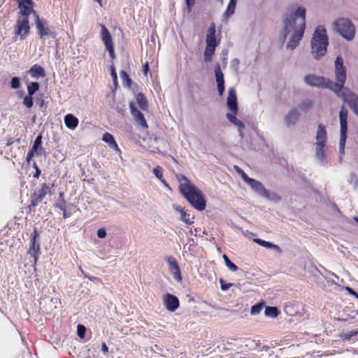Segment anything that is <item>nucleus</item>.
Returning <instances> with one entry per match:
<instances>
[{
    "instance_id": "obj_1",
    "label": "nucleus",
    "mask_w": 358,
    "mask_h": 358,
    "mask_svg": "<svg viewBox=\"0 0 358 358\" xmlns=\"http://www.w3.org/2000/svg\"><path fill=\"white\" fill-rule=\"evenodd\" d=\"M335 77L336 81L334 83L332 80L322 76L309 74L305 76L304 81L307 85L312 87L331 90L337 96L342 98L345 102L348 103L354 113L358 115V96L350 91L349 89L344 87L346 80V69L343 65V59L341 56H338L335 61Z\"/></svg>"
},
{
    "instance_id": "obj_2",
    "label": "nucleus",
    "mask_w": 358,
    "mask_h": 358,
    "mask_svg": "<svg viewBox=\"0 0 358 358\" xmlns=\"http://www.w3.org/2000/svg\"><path fill=\"white\" fill-rule=\"evenodd\" d=\"M296 20H299V27L295 29L294 33L287 44V48L291 50L298 46L304 34L306 27V9L304 8L299 7L294 13L285 16L284 20L285 37L294 28Z\"/></svg>"
},
{
    "instance_id": "obj_3",
    "label": "nucleus",
    "mask_w": 358,
    "mask_h": 358,
    "mask_svg": "<svg viewBox=\"0 0 358 358\" xmlns=\"http://www.w3.org/2000/svg\"><path fill=\"white\" fill-rule=\"evenodd\" d=\"M179 191L195 209L202 211L206 207V200L202 192L199 189L184 175L177 176Z\"/></svg>"
},
{
    "instance_id": "obj_4",
    "label": "nucleus",
    "mask_w": 358,
    "mask_h": 358,
    "mask_svg": "<svg viewBox=\"0 0 358 358\" xmlns=\"http://www.w3.org/2000/svg\"><path fill=\"white\" fill-rule=\"evenodd\" d=\"M328 37L326 29L322 26H318L313 34L311 41L312 54L315 59H319L327 53Z\"/></svg>"
},
{
    "instance_id": "obj_5",
    "label": "nucleus",
    "mask_w": 358,
    "mask_h": 358,
    "mask_svg": "<svg viewBox=\"0 0 358 358\" xmlns=\"http://www.w3.org/2000/svg\"><path fill=\"white\" fill-rule=\"evenodd\" d=\"M227 104L229 110L231 111V113H227V118L231 124L238 127L239 133L242 136L245 124L236 117L238 114V105L236 93L234 88L229 90Z\"/></svg>"
},
{
    "instance_id": "obj_6",
    "label": "nucleus",
    "mask_w": 358,
    "mask_h": 358,
    "mask_svg": "<svg viewBox=\"0 0 358 358\" xmlns=\"http://www.w3.org/2000/svg\"><path fill=\"white\" fill-rule=\"evenodd\" d=\"M55 192L54 185L46 182L41 183L39 187L34 189L31 194L29 208L30 210L34 209L47 195H52Z\"/></svg>"
},
{
    "instance_id": "obj_7",
    "label": "nucleus",
    "mask_w": 358,
    "mask_h": 358,
    "mask_svg": "<svg viewBox=\"0 0 358 358\" xmlns=\"http://www.w3.org/2000/svg\"><path fill=\"white\" fill-rule=\"evenodd\" d=\"M216 27L215 23H211L209 26L206 35V46L204 50V59L206 62H210L215 54V48L219 45L220 39L215 38Z\"/></svg>"
},
{
    "instance_id": "obj_8",
    "label": "nucleus",
    "mask_w": 358,
    "mask_h": 358,
    "mask_svg": "<svg viewBox=\"0 0 358 358\" xmlns=\"http://www.w3.org/2000/svg\"><path fill=\"white\" fill-rule=\"evenodd\" d=\"M315 156L321 162L326 159L325 148L327 143V132L326 127L322 124H319L315 137Z\"/></svg>"
},
{
    "instance_id": "obj_9",
    "label": "nucleus",
    "mask_w": 358,
    "mask_h": 358,
    "mask_svg": "<svg viewBox=\"0 0 358 358\" xmlns=\"http://www.w3.org/2000/svg\"><path fill=\"white\" fill-rule=\"evenodd\" d=\"M334 29L344 38L351 41L355 37V28L350 20L346 18H339L334 23Z\"/></svg>"
},
{
    "instance_id": "obj_10",
    "label": "nucleus",
    "mask_w": 358,
    "mask_h": 358,
    "mask_svg": "<svg viewBox=\"0 0 358 358\" xmlns=\"http://www.w3.org/2000/svg\"><path fill=\"white\" fill-rule=\"evenodd\" d=\"M348 111L342 106L339 113L340 125H341V136L339 141V152L341 155L344 154L345 145L347 139L348 132Z\"/></svg>"
},
{
    "instance_id": "obj_11",
    "label": "nucleus",
    "mask_w": 358,
    "mask_h": 358,
    "mask_svg": "<svg viewBox=\"0 0 358 358\" xmlns=\"http://www.w3.org/2000/svg\"><path fill=\"white\" fill-rule=\"evenodd\" d=\"M15 29V41L17 40V36H20L21 40L26 39L30 30L29 17H19L16 21Z\"/></svg>"
},
{
    "instance_id": "obj_12",
    "label": "nucleus",
    "mask_w": 358,
    "mask_h": 358,
    "mask_svg": "<svg viewBox=\"0 0 358 358\" xmlns=\"http://www.w3.org/2000/svg\"><path fill=\"white\" fill-rule=\"evenodd\" d=\"M245 178L246 180H245V182L248 183L250 186V187L259 195L273 200H280V198L278 196V195H276L275 194H272V195H271L269 192L265 189L264 185L259 181L256 180L250 177Z\"/></svg>"
},
{
    "instance_id": "obj_13",
    "label": "nucleus",
    "mask_w": 358,
    "mask_h": 358,
    "mask_svg": "<svg viewBox=\"0 0 358 358\" xmlns=\"http://www.w3.org/2000/svg\"><path fill=\"white\" fill-rule=\"evenodd\" d=\"M101 38L112 59L115 57L112 36L105 25L101 24Z\"/></svg>"
},
{
    "instance_id": "obj_14",
    "label": "nucleus",
    "mask_w": 358,
    "mask_h": 358,
    "mask_svg": "<svg viewBox=\"0 0 358 358\" xmlns=\"http://www.w3.org/2000/svg\"><path fill=\"white\" fill-rule=\"evenodd\" d=\"M35 23L38 30V34L41 39L43 38L46 36H50L53 38L56 37L55 33L52 31L48 27L45 26V22L41 20L38 15H36Z\"/></svg>"
},
{
    "instance_id": "obj_15",
    "label": "nucleus",
    "mask_w": 358,
    "mask_h": 358,
    "mask_svg": "<svg viewBox=\"0 0 358 358\" xmlns=\"http://www.w3.org/2000/svg\"><path fill=\"white\" fill-rule=\"evenodd\" d=\"M165 260L169 264V269L173 278L178 282H180L182 280L180 268L176 259L172 256H166Z\"/></svg>"
},
{
    "instance_id": "obj_16",
    "label": "nucleus",
    "mask_w": 358,
    "mask_h": 358,
    "mask_svg": "<svg viewBox=\"0 0 358 358\" xmlns=\"http://www.w3.org/2000/svg\"><path fill=\"white\" fill-rule=\"evenodd\" d=\"M164 304L169 311L174 312L179 307L180 302L175 295L166 294L164 296Z\"/></svg>"
},
{
    "instance_id": "obj_17",
    "label": "nucleus",
    "mask_w": 358,
    "mask_h": 358,
    "mask_svg": "<svg viewBox=\"0 0 358 358\" xmlns=\"http://www.w3.org/2000/svg\"><path fill=\"white\" fill-rule=\"evenodd\" d=\"M130 109L135 121L143 128L147 129L148 126L143 114L136 108L132 103H130Z\"/></svg>"
},
{
    "instance_id": "obj_18",
    "label": "nucleus",
    "mask_w": 358,
    "mask_h": 358,
    "mask_svg": "<svg viewBox=\"0 0 358 358\" xmlns=\"http://www.w3.org/2000/svg\"><path fill=\"white\" fill-rule=\"evenodd\" d=\"M215 73L218 92L219 94L222 96L224 92V80L223 73L220 69V65L218 63L215 65Z\"/></svg>"
},
{
    "instance_id": "obj_19",
    "label": "nucleus",
    "mask_w": 358,
    "mask_h": 358,
    "mask_svg": "<svg viewBox=\"0 0 358 358\" xmlns=\"http://www.w3.org/2000/svg\"><path fill=\"white\" fill-rule=\"evenodd\" d=\"M300 114L296 108L292 109L285 117L286 124L288 127L294 125L299 119Z\"/></svg>"
},
{
    "instance_id": "obj_20",
    "label": "nucleus",
    "mask_w": 358,
    "mask_h": 358,
    "mask_svg": "<svg viewBox=\"0 0 358 358\" xmlns=\"http://www.w3.org/2000/svg\"><path fill=\"white\" fill-rule=\"evenodd\" d=\"M28 253L34 257V263H36L40 253V243L37 241H31Z\"/></svg>"
},
{
    "instance_id": "obj_21",
    "label": "nucleus",
    "mask_w": 358,
    "mask_h": 358,
    "mask_svg": "<svg viewBox=\"0 0 358 358\" xmlns=\"http://www.w3.org/2000/svg\"><path fill=\"white\" fill-rule=\"evenodd\" d=\"M102 140L108 144V146L113 149L114 150L120 152V149L118 147V145L115 142L113 136L110 133H105L102 137Z\"/></svg>"
},
{
    "instance_id": "obj_22",
    "label": "nucleus",
    "mask_w": 358,
    "mask_h": 358,
    "mask_svg": "<svg viewBox=\"0 0 358 358\" xmlns=\"http://www.w3.org/2000/svg\"><path fill=\"white\" fill-rule=\"evenodd\" d=\"M78 122V119L72 114H67L64 117V124L70 129H75Z\"/></svg>"
},
{
    "instance_id": "obj_23",
    "label": "nucleus",
    "mask_w": 358,
    "mask_h": 358,
    "mask_svg": "<svg viewBox=\"0 0 358 358\" xmlns=\"http://www.w3.org/2000/svg\"><path fill=\"white\" fill-rule=\"evenodd\" d=\"M29 73L32 77L38 78V77H45V73L43 67L38 64H34L29 69Z\"/></svg>"
},
{
    "instance_id": "obj_24",
    "label": "nucleus",
    "mask_w": 358,
    "mask_h": 358,
    "mask_svg": "<svg viewBox=\"0 0 358 358\" xmlns=\"http://www.w3.org/2000/svg\"><path fill=\"white\" fill-rule=\"evenodd\" d=\"M66 202L64 199V192H59V199L57 201L55 206L57 208H59L60 210L63 211V216L64 217H66Z\"/></svg>"
},
{
    "instance_id": "obj_25",
    "label": "nucleus",
    "mask_w": 358,
    "mask_h": 358,
    "mask_svg": "<svg viewBox=\"0 0 358 358\" xmlns=\"http://www.w3.org/2000/svg\"><path fill=\"white\" fill-rule=\"evenodd\" d=\"M136 102L141 110H146L148 109V103L143 94L138 93L136 95Z\"/></svg>"
},
{
    "instance_id": "obj_26",
    "label": "nucleus",
    "mask_w": 358,
    "mask_h": 358,
    "mask_svg": "<svg viewBox=\"0 0 358 358\" xmlns=\"http://www.w3.org/2000/svg\"><path fill=\"white\" fill-rule=\"evenodd\" d=\"M153 173L155 175V176L164 184V186L170 189L169 184L166 182V181L163 177V171L162 168L161 166H157L153 169Z\"/></svg>"
},
{
    "instance_id": "obj_27",
    "label": "nucleus",
    "mask_w": 358,
    "mask_h": 358,
    "mask_svg": "<svg viewBox=\"0 0 358 358\" xmlns=\"http://www.w3.org/2000/svg\"><path fill=\"white\" fill-rule=\"evenodd\" d=\"M42 144V135L39 134L35 139L34 145L31 148L34 151H36V155H41V145Z\"/></svg>"
},
{
    "instance_id": "obj_28",
    "label": "nucleus",
    "mask_w": 358,
    "mask_h": 358,
    "mask_svg": "<svg viewBox=\"0 0 358 358\" xmlns=\"http://www.w3.org/2000/svg\"><path fill=\"white\" fill-rule=\"evenodd\" d=\"M264 313L268 317L275 318L278 315V310L274 306H266Z\"/></svg>"
},
{
    "instance_id": "obj_29",
    "label": "nucleus",
    "mask_w": 358,
    "mask_h": 358,
    "mask_svg": "<svg viewBox=\"0 0 358 358\" xmlns=\"http://www.w3.org/2000/svg\"><path fill=\"white\" fill-rule=\"evenodd\" d=\"M222 257H223V259L224 261L226 266H227V268L229 270H231V271H234V272L238 271V266L236 264H234L232 262H231V260L229 259V257L225 254L223 255Z\"/></svg>"
},
{
    "instance_id": "obj_30",
    "label": "nucleus",
    "mask_w": 358,
    "mask_h": 358,
    "mask_svg": "<svg viewBox=\"0 0 358 358\" xmlns=\"http://www.w3.org/2000/svg\"><path fill=\"white\" fill-rule=\"evenodd\" d=\"M39 89V84L31 82L27 87L28 95L33 96Z\"/></svg>"
},
{
    "instance_id": "obj_31",
    "label": "nucleus",
    "mask_w": 358,
    "mask_h": 358,
    "mask_svg": "<svg viewBox=\"0 0 358 358\" xmlns=\"http://www.w3.org/2000/svg\"><path fill=\"white\" fill-rule=\"evenodd\" d=\"M254 241L263 247H266V248H278L277 245H273V243H271L270 242H267L266 241H264V240H262L259 238H255V239H254Z\"/></svg>"
},
{
    "instance_id": "obj_32",
    "label": "nucleus",
    "mask_w": 358,
    "mask_h": 358,
    "mask_svg": "<svg viewBox=\"0 0 358 358\" xmlns=\"http://www.w3.org/2000/svg\"><path fill=\"white\" fill-rule=\"evenodd\" d=\"M236 5V3L229 1L227 8V10L225 12V15L227 17H230L231 15H232L234 13Z\"/></svg>"
},
{
    "instance_id": "obj_33",
    "label": "nucleus",
    "mask_w": 358,
    "mask_h": 358,
    "mask_svg": "<svg viewBox=\"0 0 358 358\" xmlns=\"http://www.w3.org/2000/svg\"><path fill=\"white\" fill-rule=\"evenodd\" d=\"M120 76H121V78H122V79L123 80V83H126V85L128 87H130L131 86V80L129 78V76L127 73V72L124 71H121Z\"/></svg>"
},
{
    "instance_id": "obj_34",
    "label": "nucleus",
    "mask_w": 358,
    "mask_h": 358,
    "mask_svg": "<svg viewBox=\"0 0 358 358\" xmlns=\"http://www.w3.org/2000/svg\"><path fill=\"white\" fill-rule=\"evenodd\" d=\"M313 106V101L310 99L303 100L301 105L300 108L303 110H308L310 109Z\"/></svg>"
},
{
    "instance_id": "obj_35",
    "label": "nucleus",
    "mask_w": 358,
    "mask_h": 358,
    "mask_svg": "<svg viewBox=\"0 0 358 358\" xmlns=\"http://www.w3.org/2000/svg\"><path fill=\"white\" fill-rule=\"evenodd\" d=\"M264 306L262 303H257L256 305H254L251 308V314L256 315L261 312Z\"/></svg>"
},
{
    "instance_id": "obj_36",
    "label": "nucleus",
    "mask_w": 358,
    "mask_h": 358,
    "mask_svg": "<svg viewBox=\"0 0 358 358\" xmlns=\"http://www.w3.org/2000/svg\"><path fill=\"white\" fill-rule=\"evenodd\" d=\"M23 104L28 108H30L33 106V98L32 96L28 95L24 98Z\"/></svg>"
},
{
    "instance_id": "obj_37",
    "label": "nucleus",
    "mask_w": 358,
    "mask_h": 358,
    "mask_svg": "<svg viewBox=\"0 0 358 358\" xmlns=\"http://www.w3.org/2000/svg\"><path fill=\"white\" fill-rule=\"evenodd\" d=\"M85 331H86V328L84 325H82V324L78 325L77 333H78V336L80 338H83L85 337Z\"/></svg>"
},
{
    "instance_id": "obj_38",
    "label": "nucleus",
    "mask_w": 358,
    "mask_h": 358,
    "mask_svg": "<svg viewBox=\"0 0 358 358\" xmlns=\"http://www.w3.org/2000/svg\"><path fill=\"white\" fill-rule=\"evenodd\" d=\"M20 79L17 77H13L10 80V87L13 89H17L20 87Z\"/></svg>"
},
{
    "instance_id": "obj_39",
    "label": "nucleus",
    "mask_w": 358,
    "mask_h": 358,
    "mask_svg": "<svg viewBox=\"0 0 358 358\" xmlns=\"http://www.w3.org/2000/svg\"><path fill=\"white\" fill-rule=\"evenodd\" d=\"M234 169L241 176L244 182L246 180L245 178H248L249 177L239 166H234Z\"/></svg>"
},
{
    "instance_id": "obj_40",
    "label": "nucleus",
    "mask_w": 358,
    "mask_h": 358,
    "mask_svg": "<svg viewBox=\"0 0 358 358\" xmlns=\"http://www.w3.org/2000/svg\"><path fill=\"white\" fill-rule=\"evenodd\" d=\"M220 283L221 285V289L223 291H227L233 285L231 283H225L224 280L222 279L220 280Z\"/></svg>"
},
{
    "instance_id": "obj_41",
    "label": "nucleus",
    "mask_w": 358,
    "mask_h": 358,
    "mask_svg": "<svg viewBox=\"0 0 358 358\" xmlns=\"http://www.w3.org/2000/svg\"><path fill=\"white\" fill-rule=\"evenodd\" d=\"M110 74L113 78V80L115 83H117V76L115 71V69L113 66H111L110 67Z\"/></svg>"
},
{
    "instance_id": "obj_42",
    "label": "nucleus",
    "mask_w": 358,
    "mask_h": 358,
    "mask_svg": "<svg viewBox=\"0 0 358 358\" xmlns=\"http://www.w3.org/2000/svg\"><path fill=\"white\" fill-rule=\"evenodd\" d=\"M187 8L189 11L192 10V7L195 3V0H185Z\"/></svg>"
},
{
    "instance_id": "obj_43",
    "label": "nucleus",
    "mask_w": 358,
    "mask_h": 358,
    "mask_svg": "<svg viewBox=\"0 0 358 358\" xmlns=\"http://www.w3.org/2000/svg\"><path fill=\"white\" fill-rule=\"evenodd\" d=\"M36 153V151H34L33 149H31L29 152L27 153V162L28 163L30 162V160L31 159V158L34 156V154Z\"/></svg>"
},
{
    "instance_id": "obj_44",
    "label": "nucleus",
    "mask_w": 358,
    "mask_h": 358,
    "mask_svg": "<svg viewBox=\"0 0 358 358\" xmlns=\"http://www.w3.org/2000/svg\"><path fill=\"white\" fill-rule=\"evenodd\" d=\"M97 235L99 238H103L106 236V232L104 229H99L97 231Z\"/></svg>"
},
{
    "instance_id": "obj_45",
    "label": "nucleus",
    "mask_w": 358,
    "mask_h": 358,
    "mask_svg": "<svg viewBox=\"0 0 358 358\" xmlns=\"http://www.w3.org/2000/svg\"><path fill=\"white\" fill-rule=\"evenodd\" d=\"M39 237V234L38 233L36 228L34 229V232L31 234V241H37V238Z\"/></svg>"
},
{
    "instance_id": "obj_46",
    "label": "nucleus",
    "mask_w": 358,
    "mask_h": 358,
    "mask_svg": "<svg viewBox=\"0 0 358 358\" xmlns=\"http://www.w3.org/2000/svg\"><path fill=\"white\" fill-rule=\"evenodd\" d=\"M148 71H149V64H148V62H146L143 65V72L145 76H147Z\"/></svg>"
},
{
    "instance_id": "obj_47",
    "label": "nucleus",
    "mask_w": 358,
    "mask_h": 358,
    "mask_svg": "<svg viewBox=\"0 0 358 358\" xmlns=\"http://www.w3.org/2000/svg\"><path fill=\"white\" fill-rule=\"evenodd\" d=\"M195 236H201V234L204 233V229L202 230L201 228H195Z\"/></svg>"
},
{
    "instance_id": "obj_48",
    "label": "nucleus",
    "mask_w": 358,
    "mask_h": 358,
    "mask_svg": "<svg viewBox=\"0 0 358 358\" xmlns=\"http://www.w3.org/2000/svg\"><path fill=\"white\" fill-rule=\"evenodd\" d=\"M101 350L104 354H106L108 352V348L107 347V345H106L105 343H103V344H102Z\"/></svg>"
},
{
    "instance_id": "obj_49",
    "label": "nucleus",
    "mask_w": 358,
    "mask_h": 358,
    "mask_svg": "<svg viewBox=\"0 0 358 358\" xmlns=\"http://www.w3.org/2000/svg\"><path fill=\"white\" fill-rule=\"evenodd\" d=\"M41 173V170L39 169V168H36L35 174L34 175V177L38 178L40 176Z\"/></svg>"
},
{
    "instance_id": "obj_50",
    "label": "nucleus",
    "mask_w": 358,
    "mask_h": 358,
    "mask_svg": "<svg viewBox=\"0 0 358 358\" xmlns=\"http://www.w3.org/2000/svg\"><path fill=\"white\" fill-rule=\"evenodd\" d=\"M348 290L349 291L350 293H351L352 294L356 296L358 298V294L352 289L348 288Z\"/></svg>"
},
{
    "instance_id": "obj_51",
    "label": "nucleus",
    "mask_w": 358,
    "mask_h": 358,
    "mask_svg": "<svg viewBox=\"0 0 358 358\" xmlns=\"http://www.w3.org/2000/svg\"><path fill=\"white\" fill-rule=\"evenodd\" d=\"M357 334H358L357 331H352L350 332V336H357Z\"/></svg>"
},
{
    "instance_id": "obj_52",
    "label": "nucleus",
    "mask_w": 358,
    "mask_h": 358,
    "mask_svg": "<svg viewBox=\"0 0 358 358\" xmlns=\"http://www.w3.org/2000/svg\"><path fill=\"white\" fill-rule=\"evenodd\" d=\"M33 166L35 169H36V168H38L36 163L34 162V164H33Z\"/></svg>"
},
{
    "instance_id": "obj_53",
    "label": "nucleus",
    "mask_w": 358,
    "mask_h": 358,
    "mask_svg": "<svg viewBox=\"0 0 358 358\" xmlns=\"http://www.w3.org/2000/svg\"><path fill=\"white\" fill-rule=\"evenodd\" d=\"M233 62H234V63H235V64H238V63H239V62H238V59H234V60L233 61Z\"/></svg>"
},
{
    "instance_id": "obj_54",
    "label": "nucleus",
    "mask_w": 358,
    "mask_h": 358,
    "mask_svg": "<svg viewBox=\"0 0 358 358\" xmlns=\"http://www.w3.org/2000/svg\"><path fill=\"white\" fill-rule=\"evenodd\" d=\"M94 1H96V2H98V3L100 4V6H101V1H102V0H94Z\"/></svg>"
},
{
    "instance_id": "obj_55",
    "label": "nucleus",
    "mask_w": 358,
    "mask_h": 358,
    "mask_svg": "<svg viewBox=\"0 0 358 358\" xmlns=\"http://www.w3.org/2000/svg\"><path fill=\"white\" fill-rule=\"evenodd\" d=\"M229 1L236 3L237 0H230Z\"/></svg>"
},
{
    "instance_id": "obj_56",
    "label": "nucleus",
    "mask_w": 358,
    "mask_h": 358,
    "mask_svg": "<svg viewBox=\"0 0 358 358\" xmlns=\"http://www.w3.org/2000/svg\"><path fill=\"white\" fill-rule=\"evenodd\" d=\"M224 64H227V59L226 58L224 59Z\"/></svg>"
},
{
    "instance_id": "obj_57",
    "label": "nucleus",
    "mask_w": 358,
    "mask_h": 358,
    "mask_svg": "<svg viewBox=\"0 0 358 358\" xmlns=\"http://www.w3.org/2000/svg\"><path fill=\"white\" fill-rule=\"evenodd\" d=\"M11 143V141H9V143H7V145H10Z\"/></svg>"
},
{
    "instance_id": "obj_58",
    "label": "nucleus",
    "mask_w": 358,
    "mask_h": 358,
    "mask_svg": "<svg viewBox=\"0 0 358 358\" xmlns=\"http://www.w3.org/2000/svg\"><path fill=\"white\" fill-rule=\"evenodd\" d=\"M11 143V141H9V143H7V145H10Z\"/></svg>"
},
{
    "instance_id": "obj_59",
    "label": "nucleus",
    "mask_w": 358,
    "mask_h": 358,
    "mask_svg": "<svg viewBox=\"0 0 358 358\" xmlns=\"http://www.w3.org/2000/svg\"><path fill=\"white\" fill-rule=\"evenodd\" d=\"M357 333H358V330H357Z\"/></svg>"
}]
</instances>
